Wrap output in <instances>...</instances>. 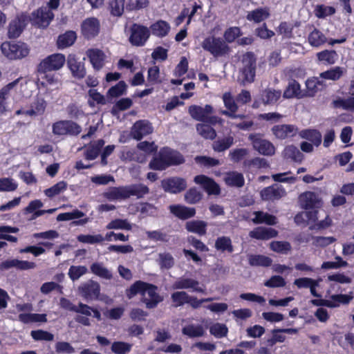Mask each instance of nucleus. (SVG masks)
<instances>
[{
	"label": "nucleus",
	"instance_id": "nucleus-6",
	"mask_svg": "<svg viewBox=\"0 0 354 354\" xmlns=\"http://www.w3.org/2000/svg\"><path fill=\"white\" fill-rule=\"evenodd\" d=\"M129 41L133 46L141 47L146 44L151 35L150 29L140 24L133 23L129 29Z\"/></svg>",
	"mask_w": 354,
	"mask_h": 354
},
{
	"label": "nucleus",
	"instance_id": "nucleus-61",
	"mask_svg": "<svg viewBox=\"0 0 354 354\" xmlns=\"http://www.w3.org/2000/svg\"><path fill=\"white\" fill-rule=\"evenodd\" d=\"M294 26L287 21H281L276 30L279 35H282L284 38L291 39L293 37Z\"/></svg>",
	"mask_w": 354,
	"mask_h": 354
},
{
	"label": "nucleus",
	"instance_id": "nucleus-55",
	"mask_svg": "<svg viewBox=\"0 0 354 354\" xmlns=\"http://www.w3.org/2000/svg\"><path fill=\"white\" fill-rule=\"evenodd\" d=\"M302 205L304 209H310L316 207L317 203V196L314 192H307L301 196Z\"/></svg>",
	"mask_w": 354,
	"mask_h": 354
},
{
	"label": "nucleus",
	"instance_id": "nucleus-14",
	"mask_svg": "<svg viewBox=\"0 0 354 354\" xmlns=\"http://www.w3.org/2000/svg\"><path fill=\"white\" fill-rule=\"evenodd\" d=\"M286 195V191L285 188L282 185L277 183L264 187L260 192L261 198L265 201H279Z\"/></svg>",
	"mask_w": 354,
	"mask_h": 354
},
{
	"label": "nucleus",
	"instance_id": "nucleus-23",
	"mask_svg": "<svg viewBox=\"0 0 354 354\" xmlns=\"http://www.w3.org/2000/svg\"><path fill=\"white\" fill-rule=\"evenodd\" d=\"M170 212L180 220H187L196 215V211L194 207L177 204L171 205L169 207Z\"/></svg>",
	"mask_w": 354,
	"mask_h": 354
},
{
	"label": "nucleus",
	"instance_id": "nucleus-17",
	"mask_svg": "<svg viewBox=\"0 0 354 354\" xmlns=\"http://www.w3.org/2000/svg\"><path fill=\"white\" fill-rule=\"evenodd\" d=\"M100 30L99 20L95 17L87 18L81 25V31L83 37L86 39H91L98 35Z\"/></svg>",
	"mask_w": 354,
	"mask_h": 354
},
{
	"label": "nucleus",
	"instance_id": "nucleus-10",
	"mask_svg": "<svg viewBox=\"0 0 354 354\" xmlns=\"http://www.w3.org/2000/svg\"><path fill=\"white\" fill-rule=\"evenodd\" d=\"M161 187L167 193L177 194L186 189L187 183L184 178L171 176L162 179Z\"/></svg>",
	"mask_w": 354,
	"mask_h": 354
},
{
	"label": "nucleus",
	"instance_id": "nucleus-56",
	"mask_svg": "<svg viewBox=\"0 0 354 354\" xmlns=\"http://www.w3.org/2000/svg\"><path fill=\"white\" fill-rule=\"evenodd\" d=\"M242 35L243 32L239 27H230L227 28L223 33V40L227 43H232Z\"/></svg>",
	"mask_w": 354,
	"mask_h": 354
},
{
	"label": "nucleus",
	"instance_id": "nucleus-64",
	"mask_svg": "<svg viewBox=\"0 0 354 354\" xmlns=\"http://www.w3.org/2000/svg\"><path fill=\"white\" fill-rule=\"evenodd\" d=\"M158 257V262L161 268L170 269L174 266V259L170 253H160Z\"/></svg>",
	"mask_w": 354,
	"mask_h": 354
},
{
	"label": "nucleus",
	"instance_id": "nucleus-48",
	"mask_svg": "<svg viewBox=\"0 0 354 354\" xmlns=\"http://www.w3.org/2000/svg\"><path fill=\"white\" fill-rule=\"evenodd\" d=\"M198 133L205 139L214 140L216 132L214 128L207 124L198 123L196 126Z\"/></svg>",
	"mask_w": 354,
	"mask_h": 354
},
{
	"label": "nucleus",
	"instance_id": "nucleus-46",
	"mask_svg": "<svg viewBox=\"0 0 354 354\" xmlns=\"http://www.w3.org/2000/svg\"><path fill=\"white\" fill-rule=\"evenodd\" d=\"M234 144V138L232 136L218 139L212 143L214 151L222 152L228 149Z\"/></svg>",
	"mask_w": 354,
	"mask_h": 354
},
{
	"label": "nucleus",
	"instance_id": "nucleus-33",
	"mask_svg": "<svg viewBox=\"0 0 354 354\" xmlns=\"http://www.w3.org/2000/svg\"><path fill=\"white\" fill-rule=\"evenodd\" d=\"M301 90L299 83L294 79L289 81L288 84L283 91V97L286 99L294 97L300 98Z\"/></svg>",
	"mask_w": 354,
	"mask_h": 354
},
{
	"label": "nucleus",
	"instance_id": "nucleus-39",
	"mask_svg": "<svg viewBox=\"0 0 354 354\" xmlns=\"http://www.w3.org/2000/svg\"><path fill=\"white\" fill-rule=\"evenodd\" d=\"M301 138L310 141L316 147L322 143V134L316 129H304L299 132Z\"/></svg>",
	"mask_w": 354,
	"mask_h": 354
},
{
	"label": "nucleus",
	"instance_id": "nucleus-41",
	"mask_svg": "<svg viewBox=\"0 0 354 354\" xmlns=\"http://www.w3.org/2000/svg\"><path fill=\"white\" fill-rule=\"evenodd\" d=\"M281 95L280 90L266 88L262 93L261 99L265 104H274L279 100Z\"/></svg>",
	"mask_w": 354,
	"mask_h": 354
},
{
	"label": "nucleus",
	"instance_id": "nucleus-50",
	"mask_svg": "<svg viewBox=\"0 0 354 354\" xmlns=\"http://www.w3.org/2000/svg\"><path fill=\"white\" fill-rule=\"evenodd\" d=\"M129 189L130 196H136L138 199L143 198L149 193V188L142 183L129 185Z\"/></svg>",
	"mask_w": 354,
	"mask_h": 354
},
{
	"label": "nucleus",
	"instance_id": "nucleus-43",
	"mask_svg": "<svg viewBox=\"0 0 354 354\" xmlns=\"http://www.w3.org/2000/svg\"><path fill=\"white\" fill-rule=\"evenodd\" d=\"M306 86L308 95L314 96L319 90H322L324 84L318 77H313L306 81Z\"/></svg>",
	"mask_w": 354,
	"mask_h": 354
},
{
	"label": "nucleus",
	"instance_id": "nucleus-60",
	"mask_svg": "<svg viewBox=\"0 0 354 354\" xmlns=\"http://www.w3.org/2000/svg\"><path fill=\"white\" fill-rule=\"evenodd\" d=\"M131 348L132 344L122 341H115L111 344V351L115 354H127Z\"/></svg>",
	"mask_w": 354,
	"mask_h": 354
},
{
	"label": "nucleus",
	"instance_id": "nucleus-53",
	"mask_svg": "<svg viewBox=\"0 0 354 354\" xmlns=\"http://www.w3.org/2000/svg\"><path fill=\"white\" fill-rule=\"evenodd\" d=\"M203 194L196 187L189 188L185 194V201L188 204H196L201 201Z\"/></svg>",
	"mask_w": 354,
	"mask_h": 354
},
{
	"label": "nucleus",
	"instance_id": "nucleus-4",
	"mask_svg": "<svg viewBox=\"0 0 354 354\" xmlns=\"http://www.w3.org/2000/svg\"><path fill=\"white\" fill-rule=\"evenodd\" d=\"M0 48L2 53L11 60L26 57L30 53L28 46L21 41H5L1 44Z\"/></svg>",
	"mask_w": 354,
	"mask_h": 354
},
{
	"label": "nucleus",
	"instance_id": "nucleus-49",
	"mask_svg": "<svg viewBox=\"0 0 354 354\" xmlns=\"http://www.w3.org/2000/svg\"><path fill=\"white\" fill-rule=\"evenodd\" d=\"M337 54L333 50H324L317 53V59L326 64H333L337 59Z\"/></svg>",
	"mask_w": 354,
	"mask_h": 354
},
{
	"label": "nucleus",
	"instance_id": "nucleus-1",
	"mask_svg": "<svg viewBox=\"0 0 354 354\" xmlns=\"http://www.w3.org/2000/svg\"><path fill=\"white\" fill-rule=\"evenodd\" d=\"M157 290L158 287L153 284L137 281L130 286L127 295L129 297L137 294H141L142 296L147 295L149 298L144 297L142 301L145 303L147 308L152 309L157 307L158 304L163 300Z\"/></svg>",
	"mask_w": 354,
	"mask_h": 354
},
{
	"label": "nucleus",
	"instance_id": "nucleus-28",
	"mask_svg": "<svg viewBox=\"0 0 354 354\" xmlns=\"http://www.w3.org/2000/svg\"><path fill=\"white\" fill-rule=\"evenodd\" d=\"M77 39V34L73 30H66L58 36L56 45L59 49H64L74 44Z\"/></svg>",
	"mask_w": 354,
	"mask_h": 354
},
{
	"label": "nucleus",
	"instance_id": "nucleus-5",
	"mask_svg": "<svg viewBox=\"0 0 354 354\" xmlns=\"http://www.w3.org/2000/svg\"><path fill=\"white\" fill-rule=\"evenodd\" d=\"M82 131V127L71 120H58L52 124V132L56 136H77Z\"/></svg>",
	"mask_w": 354,
	"mask_h": 354
},
{
	"label": "nucleus",
	"instance_id": "nucleus-57",
	"mask_svg": "<svg viewBox=\"0 0 354 354\" xmlns=\"http://www.w3.org/2000/svg\"><path fill=\"white\" fill-rule=\"evenodd\" d=\"M189 295L185 291H176L171 294V299L174 307H180L187 303Z\"/></svg>",
	"mask_w": 354,
	"mask_h": 354
},
{
	"label": "nucleus",
	"instance_id": "nucleus-52",
	"mask_svg": "<svg viewBox=\"0 0 354 354\" xmlns=\"http://www.w3.org/2000/svg\"><path fill=\"white\" fill-rule=\"evenodd\" d=\"M182 333L189 337H199L204 335V330L202 326L189 324L183 328Z\"/></svg>",
	"mask_w": 354,
	"mask_h": 354
},
{
	"label": "nucleus",
	"instance_id": "nucleus-15",
	"mask_svg": "<svg viewBox=\"0 0 354 354\" xmlns=\"http://www.w3.org/2000/svg\"><path fill=\"white\" fill-rule=\"evenodd\" d=\"M66 64L74 78L82 80L86 77V69L85 63L83 61H80L75 55L69 54L67 57Z\"/></svg>",
	"mask_w": 354,
	"mask_h": 354
},
{
	"label": "nucleus",
	"instance_id": "nucleus-27",
	"mask_svg": "<svg viewBox=\"0 0 354 354\" xmlns=\"http://www.w3.org/2000/svg\"><path fill=\"white\" fill-rule=\"evenodd\" d=\"M278 232L273 228L257 227L250 232V236L257 240H268L276 237Z\"/></svg>",
	"mask_w": 354,
	"mask_h": 354
},
{
	"label": "nucleus",
	"instance_id": "nucleus-12",
	"mask_svg": "<svg viewBox=\"0 0 354 354\" xmlns=\"http://www.w3.org/2000/svg\"><path fill=\"white\" fill-rule=\"evenodd\" d=\"M152 124L147 120H137L131 128L130 135L136 140H141L144 137L152 133Z\"/></svg>",
	"mask_w": 354,
	"mask_h": 354
},
{
	"label": "nucleus",
	"instance_id": "nucleus-62",
	"mask_svg": "<svg viewBox=\"0 0 354 354\" xmlns=\"http://www.w3.org/2000/svg\"><path fill=\"white\" fill-rule=\"evenodd\" d=\"M67 188V183L65 181H59L55 184L53 186L50 187L44 190V193L46 196L49 198H53L61 192L65 191Z\"/></svg>",
	"mask_w": 354,
	"mask_h": 354
},
{
	"label": "nucleus",
	"instance_id": "nucleus-34",
	"mask_svg": "<svg viewBox=\"0 0 354 354\" xmlns=\"http://www.w3.org/2000/svg\"><path fill=\"white\" fill-rule=\"evenodd\" d=\"M127 85L123 80L119 81L115 85L109 88L106 92V97L109 102L113 98H118L127 93Z\"/></svg>",
	"mask_w": 354,
	"mask_h": 354
},
{
	"label": "nucleus",
	"instance_id": "nucleus-30",
	"mask_svg": "<svg viewBox=\"0 0 354 354\" xmlns=\"http://www.w3.org/2000/svg\"><path fill=\"white\" fill-rule=\"evenodd\" d=\"M170 25L164 20H158L152 24L149 28L151 33L158 37L162 38L167 36L170 30Z\"/></svg>",
	"mask_w": 354,
	"mask_h": 354
},
{
	"label": "nucleus",
	"instance_id": "nucleus-24",
	"mask_svg": "<svg viewBox=\"0 0 354 354\" xmlns=\"http://www.w3.org/2000/svg\"><path fill=\"white\" fill-rule=\"evenodd\" d=\"M167 167L183 164L185 161L184 156L178 151L169 147H163L160 149Z\"/></svg>",
	"mask_w": 354,
	"mask_h": 354
},
{
	"label": "nucleus",
	"instance_id": "nucleus-20",
	"mask_svg": "<svg viewBox=\"0 0 354 354\" xmlns=\"http://www.w3.org/2000/svg\"><path fill=\"white\" fill-rule=\"evenodd\" d=\"M86 55L95 71H100L105 65L106 55L102 50L90 48L86 51Z\"/></svg>",
	"mask_w": 354,
	"mask_h": 354
},
{
	"label": "nucleus",
	"instance_id": "nucleus-3",
	"mask_svg": "<svg viewBox=\"0 0 354 354\" xmlns=\"http://www.w3.org/2000/svg\"><path fill=\"white\" fill-rule=\"evenodd\" d=\"M201 46L204 50L209 52L214 57L225 56L230 52V46L223 39L214 35L205 38Z\"/></svg>",
	"mask_w": 354,
	"mask_h": 354
},
{
	"label": "nucleus",
	"instance_id": "nucleus-8",
	"mask_svg": "<svg viewBox=\"0 0 354 354\" xmlns=\"http://www.w3.org/2000/svg\"><path fill=\"white\" fill-rule=\"evenodd\" d=\"M54 17L55 15L53 11L46 7L41 6L32 11L30 17V21L32 26L45 29L49 26Z\"/></svg>",
	"mask_w": 354,
	"mask_h": 354
},
{
	"label": "nucleus",
	"instance_id": "nucleus-47",
	"mask_svg": "<svg viewBox=\"0 0 354 354\" xmlns=\"http://www.w3.org/2000/svg\"><path fill=\"white\" fill-rule=\"evenodd\" d=\"M149 5V0H127L126 10L129 12H138L147 8Z\"/></svg>",
	"mask_w": 354,
	"mask_h": 354
},
{
	"label": "nucleus",
	"instance_id": "nucleus-37",
	"mask_svg": "<svg viewBox=\"0 0 354 354\" xmlns=\"http://www.w3.org/2000/svg\"><path fill=\"white\" fill-rule=\"evenodd\" d=\"M88 104L90 107L93 108L96 104L105 105L107 100L104 95L99 93L96 89L91 88L88 91Z\"/></svg>",
	"mask_w": 354,
	"mask_h": 354
},
{
	"label": "nucleus",
	"instance_id": "nucleus-36",
	"mask_svg": "<svg viewBox=\"0 0 354 354\" xmlns=\"http://www.w3.org/2000/svg\"><path fill=\"white\" fill-rule=\"evenodd\" d=\"M283 154L285 159L297 162H301L304 159V154L293 145L286 146Z\"/></svg>",
	"mask_w": 354,
	"mask_h": 354
},
{
	"label": "nucleus",
	"instance_id": "nucleus-58",
	"mask_svg": "<svg viewBox=\"0 0 354 354\" xmlns=\"http://www.w3.org/2000/svg\"><path fill=\"white\" fill-rule=\"evenodd\" d=\"M287 334H297L298 329L296 328H274L272 330V337L275 342L282 343L286 340V336L280 333Z\"/></svg>",
	"mask_w": 354,
	"mask_h": 354
},
{
	"label": "nucleus",
	"instance_id": "nucleus-16",
	"mask_svg": "<svg viewBox=\"0 0 354 354\" xmlns=\"http://www.w3.org/2000/svg\"><path fill=\"white\" fill-rule=\"evenodd\" d=\"M79 292L86 301L97 300L100 293V286L98 282L90 280L79 287Z\"/></svg>",
	"mask_w": 354,
	"mask_h": 354
},
{
	"label": "nucleus",
	"instance_id": "nucleus-63",
	"mask_svg": "<svg viewBox=\"0 0 354 354\" xmlns=\"http://www.w3.org/2000/svg\"><path fill=\"white\" fill-rule=\"evenodd\" d=\"M149 166L151 169L159 171H162L168 168L161 150L160 151L158 157L152 158L149 162Z\"/></svg>",
	"mask_w": 354,
	"mask_h": 354
},
{
	"label": "nucleus",
	"instance_id": "nucleus-22",
	"mask_svg": "<svg viewBox=\"0 0 354 354\" xmlns=\"http://www.w3.org/2000/svg\"><path fill=\"white\" fill-rule=\"evenodd\" d=\"M188 112L194 120L203 122L208 115L213 113L214 109L210 104H206L204 107L194 104L189 106Z\"/></svg>",
	"mask_w": 354,
	"mask_h": 354
},
{
	"label": "nucleus",
	"instance_id": "nucleus-26",
	"mask_svg": "<svg viewBox=\"0 0 354 354\" xmlns=\"http://www.w3.org/2000/svg\"><path fill=\"white\" fill-rule=\"evenodd\" d=\"M129 185L113 187L106 194L108 199L111 201L125 200L131 197Z\"/></svg>",
	"mask_w": 354,
	"mask_h": 354
},
{
	"label": "nucleus",
	"instance_id": "nucleus-35",
	"mask_svg": "<svg viewBox=\"0 0 354 354\" xmlns=\"http://www.w3.org/2000/svg\"><path fill=\"white\" fill-rule=\"evenodd\" d=\"M269 16L270 12L268 8H259L249 12L246 16V19L250 21L260 23L268 19Z\"/></svg>",
	"mask_w": 354,
	"mask_h": 354
},
{
	"label": "nucleus",
	"instance_id": "nucleus-18",
	"mask_svg": "<svg viewBox=\"0 0 354 354\" xmlns=\"http://www.w3.org/2000/svg\"><path fill=\"white\" fill-rule=\"evenodd\" d=\"M194 181L203 188L208 195H218L221 193V188L215 180L205 175L201 174L194 177Z\"/></svg>",
	"mask_w": 354,
	"mask_h": 354
},
{
	"label": "nucleus",
	"instance_id": "nucleus-21",
	"mask_svg": "<svg viewBox=\"0 0 354 354\" xmlns=\"http://www.w3.org/2000/svg\"><path fill=\"white\" fill-rule=\"evenodd\" d=\"M47 107V102L39 95H36L30 104L29 109L26 111V115L37 117L44 115Z\"/></svg>",
	"mask_w": 354,
	"mask_h": 354
},
{
	"label": "nucleus",
	"instance_id": "nucleus-7",
	"mask_svg": "<svg viewBox=\"0 0 354 354\" xmlns=\"http://www.w3.org/2000/svg\"><path fill=\"white\" fill-rule=\"evenodd\" d=\"M66 62V57L62 53H54L43 59L37 65V72L40 74L49 71H58Z\"/></svg>",
	"mask_w": 354,
	"mask_h": 354
},
{
	"label": "nucleus",
	"instance_id": "nucleus-11",
	"mask_svg": "<svg viewBox=\"0 0 354 354\" xmlns=\"http://www.w3.org/2000/svg\"><path fill=\"white\" fill-rule=\"evenodd\" d=\"M28 22V16L21 13L12 19L8 27V37L10 39H16L20 36L24 31Z\"/></svg>",
	"mask_w": 354,
	"mask_h": 354
},
{
	"label": "nucleus",
	"instance_id": "nucleus-9",
	"mask_svg": "<svg viewBox=\"0 0 354 354\" xmlns=\"http://www.w3.org/2000/svg\"><path fill=\"white\" fill-rule=\"evenodd\" d=\"M263 136L261 133H252L248 139L251 142L253 148L259 153L264 156H272L274 153L275 148L273 144L263 138Z\"/></svg>",
	"mask_w": 354,
	"mask_h": 354
},
{
	"label": "nucleus",
	"instance_id": "nucleus-31",
	"mask_svg": "<svg viewBox=\"0 0 354 354\" xmlns=\"http://www.w3.org/2000/svg\"><path fill=\"white\" fill-rule=\"evenodd\" d=\"M308 41L311 46L318 48L323 46L328 40L321 30L314 28L308 36Z\"/></svg>",
	"mask_w": 354,
	"mask_h": 354
},
{
	"label": "nucleus",
	"instance_id": "nucleus-42",
	"mask_svg": "<svg viewBox=\"0 0 354 354\" xmlns=\"http://www.w3.org/2000/svg\"><path fill=\"white\" fill-rule=\"evenodd\" d=\"M346 70L340 66H335L319 74V77L324 80L337 81L344 75Z\"/></svg>",
	"mask_w": 354,
	"mask_h": 354
},
{
	"label": "nucleus",
	"instance_id": "nucleus-19",
	"mask_svg": "<svg viewBox=\"0 0 354 354\" xmlns=\"http://www.w3.org/2000/svg\"><path fill=\"white\" fill-rule=\"evenodd\" d=\"M272 133L279 140H285L297 135L298 128L294 124H277L272 127Z\"/></svg>",
	"mask_w": 354,
	"mask_h": 354
},
{
	"label": "nucleus",
	"instance_id": "nucleus-38",
	"mask_svg": "<svg viewBox=\"0 0 354 354\" xmlns=\"http://www.w3.org/2000/svg\"><path fill=\"white\" fill-rule=\"evenodd\" d=\"M214 247L216 250L221 252L232 253L234 251L231 239L225 236L218 237L215 241Z\"/></svg>",
	"mask_w": 354,
	"mask_h": 354
},
{
	"label": "nucleus",
	"instance_id": "nucleus-51",
	"mask_svg": "<svg viewBox=\"0 0 354 354\" xmlns=\"http://www.w3.org/2000/svg\"><path fill=\"white\" fill-rule=\"evenodd\" d=\"M133 105V101L129 97H123L118 100L111 109V113L117 115L120 111L129 109Z\"/></svg>",
	"mask_w": 354,
	"mask_h": 354
},
{
	"label": "nucleus",
	"instance_id": "nucleus-13",
	"mask_svg": "<svg viewBox=\"0 0 354 354\" xmlns=\"http://www.w3.org/2000/svg\"><path fill=\"white\" fill-rule=\"evenodd\" d=\"M172 288L174 290L192 289V292L198 293H205V288L204 286H200L198 280L181 277L178 278L173 283Z\"/></svg>",
	"mask_w": 354,
	"mask_h": 354
},
{
	"label": "nucleus",
	"instance_id": "nucleus-54",
	"mask_svg": "<svg viewBox=\"0 0 354 354\" xmlns=\"http://www.w3.org/2000/svg\"><path fill=\"white\" fill-rule=\"evenodd\" d=\"M227 185L232 187H242L245 183L243 175L238 172H232L225 178Z\"/></svg>",
	"mask_w": 354,
	"mask_h": 354
},
{
	"label": "nucleus",
	"instance_id": "nucleus-29",
	"mask_svg": "<svg viewBox=\"0 0 354 354\" xmlns=\"http://www.w3.org/2000/svg\"><path fill=\"white\" fill-rule=\"evenodd\" d=\"M207 223L201 220H192L185 223V229L189 232L197 234L199 236H204L207 233Z\"/></svg>",
	"mask_w": 354,
	"mask_h": 354
},
{
	"label": "nucleus",
	"instance_id": "nucleus-2",
	"mask_svg": "<svg viewBox=\"0 0 354 354\" xmlns=\"http://www.w3.org/2000/svg\"><path fill=\"white\" fill-rule=\"evenodd\" d=\"M243 66L240 70V80L243 85L254 82L257 69V58L253 52H247L242 57Z\"/></svg>",
	"mask_w": 354,
	"mask_h": 354
},
{
	"label": "nucleus",
	"instance_id": "nucleus-25",
	"mask_svg": "<svg viewBox=\"0 0 354 354\" xmlns=\"http://www.w3.org/2000/svg\"><path fill=\"white\" fill-rule=\"evenodd\" d=\"M35 266L34 262L14 259L2 261L0 263V269L8 270L11 268H16L21 270H26L34 268Z\"/></svg>",
	"mask_w": 354,
	"mask_h": 354
},
{
	"label": "nucleus",
	"instance_id": "nucleus-45",
	"mask_svg": "<svg viewBox=\"0 0 354 354\" xmlns=\"http://www.w3.org/2000/svg\"><path fill=\"white\" fill-rule=\"evenodd\" d=\"M126 9L125 0H109V9L110 13L114 17H121Z\"/></svg>",
	"mask_w": 354,
	"mask_h": 354
},
{
	"label": "nucleus",
	"instance_id": "nucleus-32",
	"mask_svg": "<svg viewBox=\"0 0 354 354\" xmlns=\"http://www.w3.org/2000/svg\"><path fill=\"white\" fill-rule=\"evenodd\" d=\"M253 214L255 216L252 219V221L254 224L265 223L269 225H274L277 223V217L268 212L255 211Z\"/></svg>",
	"mask_w": 354,
	"mask_h": 354
},
{
	"label": "nucleus",
	"instance_id": "nucleus-59",
	"mask_svg": "<svg viewBox=\"0 0 354 354\" xmlns=\"http://www.w3.org/2000/svg\"><path fill=\"white\" fill-rule=\"evenodd\" d=\"M147 80V86H153L162 82L160 80V68L158 66H154L148 68Z\"/></svg>",
	"mask_w": 354,
	"mask_h": 354
},
{
	"label": "nucleus",
	"instance_id": "nucleus-44",
	"mask_svg": "<svg viewBox=\"0 0 354 354\" xmlns=\"http://www.w3.org/2000/svg\"><path fill=\"white\" fill-rule=\"evenodd\" d=\"M91 271L95 275L105 279H111L113 274L110 270L105 268L101 263H93L91 264Z\"/></svg>",
	"mask_w": 354,
	"mask_h": 354
},
{
	"label": "nucleus",
	"instance_id": "nucleus-40",
	"mask_svg": "<svg viewBox=\"0 0 354 354\" xmlns=\"http://www.w3.org/2000/svg\"><path fill=\"white\" fill-rule=\"evenodd\" d=\"M272 262L271 258L263 254L248 255V263L251 266L269 267L272 265Z\"/></svg>",
	"mask_w": 354,
	"mask_h": 354
}]
</instances>
